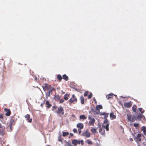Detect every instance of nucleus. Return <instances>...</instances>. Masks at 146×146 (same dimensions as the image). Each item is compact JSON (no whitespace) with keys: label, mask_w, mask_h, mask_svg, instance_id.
Masks as SVG:
<instances>
[{"label":"nucleus","mask_w":146,"mask_h":146,"mask_svg":"<svg viewBox=\"0 0 146 146\" xmlns=\"http://www.w3.org/2000/svg\"><path fill=\"white\" fill-rule=\"evenodd\" d=\"M73 131L74 133H76L77 132V129L75 128L74 129Z\"/></svg>","instance_id":"obj_42"},{"label":"nucleus","mask_w":146,"mask_h":146,"mask_svg":"<svg viewBox=\"0 0 146 146\" xmlns=\"http://www.w3.org/2000/svg\"><path fill=\"white\" fill-rule=\"evenodd\" d=\"M100 128L99 130V131L100 133L102 135H104L105 134V130L104 129L103 130L102 128L101 127V126H100Z\"/></svg>","instance_id":"obj_16"},{"label":"nucleus","mask_w":146,"mask_h":146,"mask_svg":"<svg viewBox=\"0 0 146 146\" xmlns=\"http://www.w3.org/2000/svg\"><path fill=\"white\" fill-rule=\"evenodd\" d=\"M69 134V133L68 132H64L63 133L62 135L64 137H65L66 136L68 135Z\"/></svg>","instance_id":"obj_31"},{"label":"nucleus","mask_w":146,"mask_h":146,"mask_svg":"<svg viewBox=\"0 0 146 146\" xmlns=\"http://www.w3.org/2000/svg\"><path fill=\"white\" fill-rule=\"evenodd\" d=\"M56 113L58 114L61 113L62 115L64 114V110L62 106H60L58 108V110L56 111Z\"/></svg>","instance_id":"obj_3"},{"label":"nucleus","mask_w":146,"mask_h":146,"mask_svg":"<svg viewBox=\"0 0 146 146\" xmlns=\"http://www.w3.org/2000/svg\"><path fill=\"white\" fill-rule=\"evenodd\" d=\"M72 117H75V115L74 114H72Z\"/></svg>","instance_id":"obj_48"},{"label":"nucleus","mask_w":146,"mask_h":146,"mask_svg":"<svg viewBox=\"0 0 146 146\" xmlns=\"http://www.w3.org/2000/svg\"><path fill=\"white\" fill-rule=\"evenodd\" d=\"M95 121V120L94 118H90L89 121V125H94Z\"/></svg>","instance_id":"obj_11"},{"label":"nucleus","mask_w":146,"mask_h":146,"mask_svg":"<svg viewBox=\"0 0 146 146\" xmlns=\"http://www.w3.org/2000/svg\"><path fill=\"white\" fill-rule=\"evenodd\" d=\"M60 98V97L58 96H56L54 97V99L55 100H58Z\"/></svg>","instance_id":"obj_34"},{"label":"nucleus","mask_w":146,"mask_h":146,"mask_svg":"<svg viewBox=\"0 0 146 146\" xmlns=\"http://www.w3.org/2000/svg\"><path fill=\"white\" fill-rule=\"evenodd\" d=\"M92 93H91L89 94V95L88 96V99H90V98H91L92 97Z\"/></svg>","instance_id":"obj_37"},{"label":"nucleus","mask_w":146,"mask_h":146,"mask_svg":"<svg viewBox=\"0 0 146 146\" xmlns=\"http://www.w3.org/2000/svg\"><path fill=\"white\" fill-rule=\"evenodd\" d=\"M109 124L108 123H107L106 126H104V125H103V126L104 128H105L106 130L107 131H108L109 130Z\"/></svg>","instance_id":"obj_27"},{"label":"nucleus","mask_w":146,"mask_h":146,"mask_svg":"<svg viewBox=\"0 0 146 146\" xmlns=\"http://www.w3.org/2000/svg\"><path fill=\"white\" fill-rule=\"evenodd\" d=\"M83 135L84 136L87 137H89L90 136V133L88 130H86V131L83 133Z\"/></svg>","instance_id":"obj_9"},{"label":"nucleus","mask_w":146,"mask_h":146,"mask_svg":"<svg viewBox=\"0 0 146 146\" xmlns=\"http://www.w3.org/2000/svg\"><path fill=\"white\" fill-rule=\"evenodd\" d=\"M47 146H50V145H47Z\"/></svg>","instance_id":"obj_51"},{"label":"nucleus","mask_w":146,"mask_h":146,"mask_svg":"<svg viewBox=\"0 0 146 146\" xmlns=\"http://www.w3.org/2000/svg\"><path fill=\"white\" fill-rule=\"evenodd\" d=\"M129 140L131 141H133V139L132 138H130Z\"/></svg>","instance_id":"obj_46"},{"label":"nucleus","mask_w":146,"mask_h":146,"mask_svg":"<svg viewBox=\"0 0 146 146\" xmlns=\"http://www.w3.org/2000/svg\"><path fill=\"white\" fill-rule=\"evenodd\" d=\"M50 92H48V93L46 94V96L47 97L49 96L50 95Z\"/></svg>","instance_id":"obj_43"},{"label":"nucleus","mask_w":146,"mask_h":146,"mask_svg":"<svg viewBox=\"0 0 146 146\" xmlns=\"http://www.w3.org/2000/svg\"><path fill=\"white\" fill-rule=\"evenodd\" d=\"M113 94H109L106 96V98L108 99L109 100L112 98L113 97Z\"/></svg>","instance_id":"obj_15"},{"label":"nucleus","mask_w":146,"mask_h":146,"mask_svg":"<svg viewBox=\"0 0 146 146\" xmlns=\"http://www.w3.org/2000/svg\"><path fill=\"white\" fill-rule=\"evenodd\" d=\"M58 140V141H61V139H59Z\"/></svg>","instance_id":"obj_49"},{"label":"nucleus","mask_w":146,"mask_h":146,"mask_svg":"<svg viewBox=\"0 0 146 146\" xmlns=\"http://www.w3.org/2000/svg\"><path fill=\"white\" fill-rule=\"evenodd\" d=\"M72 143L74 146H76L78 144H81L82 145L84 144V141L83 140H79L76 139H73L72 141Z\"/></svg>","instance_id":"obj_2"},{"label":"nucleus","mask_w":146,"mask_h":146,"mask_svg":"<svg viewBox=\"0 0 146 146\" xmlns=\"http://www.w3.org/2000/svg\"><path fill=\"white\" fill-rule=\"evenodd\" d=\"M108 121L107 119H105V121H104V123H107L108 122Z\"/></svg>","instance_id":"obj_44"},{"label":"nucleus","mask_w":146,"mask_h":146,"mask_svg":"<svg viewBox=\"0 0 146 146\" xmlns=\"http://www.w3.org/2000/svg\"><path fill=\"white\" fill-rule=\"evenodd\" d=\"M5 129V128L0 123V135H3L4 134V131Z\"/></svg>","instance_id":"obj_5"},{"label":"nucleus","mask_w":146,"mask_h":146,"mask_svg":"<svg viewBox=\"0 0 146 146\" xmlns=\"http://www.w3.org/2000/svg\"><path fill=\"white\" fill-rule=\"evenodd\" d=\"M3 116L2 115H0V118L3 119Z\"/></svg>","instance_id":"obj_45"},{"label":"nucleus","mask_w":146,"mask_h":146,"mask_svg":"<svg viewBox=\"0 0 146 146\" xmlns=\"http://www.w3.org/2000/svg\"><path fill=\"white\" fill-rule=\"evenodd\" d=\"M94 100L96 102V99H95V98H94Z\"/></svg>","instance_id":"obj_50"},{"label":"nucleus","mask_w":146,"mask_h":146,"mask_svg":"<svg viewBox=\"0 0 146 146\" xmlns=\"http://www.w3.org/2000/svg\"><path fill=\"white\" fill-rule=\"evenodd\" d=\"M46 104L47 105L46 107L48 108H50L52 106L51 104H50L48 100L46 102Z\"/></svg>","instance_id":"obj_22"},{"label":"nucleus","mask_w":146,"mask_h":146,"mask_svg":"<svg viewBox=\"0 0 146 146\" xmlns=\"http://www.w3.org/2000/svg\"><path fill=\"white\" fill-rule=\"evenodd\" d=\"M16 121L13 119V117H12L10 121V124L9 126L11 128L12 125H14Z\"/></svg>","instance_id":"obj_6"},{"label":"nucleus","mask_w":146,"mask_h":146,"mask_svg":"<svg viewBox=\"0 0 146 146\" xmlns=\"http://www.w3.org/2000/svg\"><path fill=\"white\" fill-rule=\"evenodd\" d=\"M143 116H144L141 114H139L137 116L136 118L138 120H141V119Z\"/></svg>","instance_id":"obj_20"},{"label":"nucleus","mask_w":146,"mask_h":146,"mask_svg":"<svg viewBox=\"0 0 146 146\" xmlns=\"http://www.w3.org/2000/svg\"><path fill=\"white\" fill-rule=\"evenodd\" d=\"M57 108V106H53L52 107V110H54V109H56Z\"/></svg>","instance_id":"obj_39"},{"label":"nucleus","mask_w":146,"mask_h":146,"mask_svg":"<svg viewBox=\"0 0 146 146\" xmlns=\"http://www.w3.org/2000/svg\"><path fill=\"white\" fill-rule=\"evenodd\" d=\"M47 89L49 90V92L50 93L51 92L55 90V89L54 88H52L50 85H49Z\"/></svg>","instance_id":"obj_14"},{"label":"nucleus","mask_w":146,"mask_h":146,"mask_svg":"<svg viewBox=\"0 0 146 146\" xmlns=\"http://www.w3.org/2000/svg\"><path fill=\"white\" fill-rule=\"evenodd\" d=\"M5 111L6 112L5 115L7 116H9L11 114V111L9 109L5 108L4 109Z\"/></svg>","instance_id":"obj_12"},{"label":"nucleus","mask_w":146,"mask_h":146,"mask_svg":"<svg viewBox=\"0 0 146 146\" xmlns=\"http://www.w3.org/2000/svg\"><path fill=\"white\" fill-rule=\"evenodd\" d=\"M70 135L72 137L73 136V134L72 133H70Z\"/></svg>","instance_id":"obj_47"},{"label":"nucleus","mask_w":146,"mask_h":146,"mask_svg":"<svg viewBox=\"0 0 146 146\" xmlns=\"http://www.w3.org/2000/svg\"><path fill=\"white\" fill-rule=\"evenodd\" d=\"M77 98L74 94L72 95V97L69 100V102L70 104H76L77 102Z\"/></svg>","instance_id":"obj_1"},{"label":"nucleus","mask_w":146,"mask_h":146,"mask_svg":"<svg viewBox=\"0 0 146 146\" xmlns=\"http://www.w3.org/2000/svg\"><path fill=\"white\" fill-rule=\"evenodd\" d=\"M86 142L88 144H92V142L90 140H87L86 141Z\"/></svg>","instance_id":"obj_33"},{"label":"nucleus","mask_w":146,"mask_h":146,"mask_svg":"<svg viewBox=\"0 0 146 146\" xmlns=\"http://www.w3.org/2000/svg\"><path fill=\"white\" fill-rule=\"evenodd\" d=\"M133 125L135 127H137L139 126V124L138 123H135Z\"/></svg>","instance_id":"obj_38"},{"label":"nucleus","mask_w":146,"mask_h":146,"mask_svg":"<svg viewBox=\"0 0 146 146\" xmlns=\"http://www.w3.org/2000/svg\"><path fill=\"white\" fill-rule=\"evenodd\" d=\"M80 119L85 120L87 119V117L84 115H80Z\"/></svg>","instance_id":"obj_23"},{"label":"nucleus","mask_w":146,"mask_h":146,"mask_svg":"<svg viewBox=\"0 0 146 146\" xmlns=\"http://www.w3.org/2000/svg\"><path fill=\"white\" fill-rule=\"evenodd\" d=\"M82 129H78V131L79 134H80L81 133L82 131L81 130Z\"/></svg>","instance_id":"obj_41"},{"label":"nucleus","mask_w":146,"mask_h":146,"mask_svg":"<svg viewBox=\"0 0 146 146\" xmlns=\"http://www.w3.org/2000/svg\"><path fill=\"white\" fill-rule=\"evenodd\" d=\"M132 104L131 101H129L128 102L125 103L124 105L125 107L127 108H130L132 106Z\"/></svg>","instance_id":"obj_7"},{"label":"nucleus","mask_w":146,"mask_h":146,"mask_svg":"<svg viewBox=\"0 0 146 146\" xmlns=\"http://www.w3.org/2000/svg\"><path fill=\"white\" fill-rule=\"evenodd\" d=\"M91 131L93 133H96V129L94 128H92L91 130Z\"/></svg>","instance_id":"obj_30"},{"label":"nucleus","mask_w":146,"mask_h":146,"mask_svg":"<svg viewBox=\"0 0 146 146\" xmlns=\"http://www.w3.org/2000/svg\"><path fill=\"white\" fill-rule=\"evenodd\" d=\"M60 103H62L64 102V100L62 99H60Z\"/></svg>","instance_id":"obj_40"},{"label":"nucleus","mask_w":146,"mask_h":146,"mask_svg":"<svg viewBox=\"0 0 146 146\" xmlns=\"http://www.w3.org/2000/svg\"><path fill=\"white\" fill-rule=\"evenodd\" d=\"M44 86V87L46 89H47L49 86V85H48L47 84H45Z\"/></svg>","instance_id":"obj_36"},{"label":"nucleus","mask_w":146,"mask_h":146,"mask_svg":"<svg viewBox=\"0 0 146 146\" xmlns=\"http://www.w3.org/2000/svg\"><path fill=\"white\" fill-rule=\"evenodd\" d=\"M109 113H106L104 112L102 113V115H104L105 118H106L107 117H108V115H109Z\"/></svg>","instance_id":"obj_29"},{"label":"nucleus","mask_w":146,"mask_h":146,"mask_svg":"<svg viewBox=\"0 0 146 146\" xmlns=\"http://www.w3.org/2000/svg\"><path fill=\"white\" fill-rule=\"evenodd\" d=\"M127 119L129 121H134V118L132 117V115L130 114H128L127 115Z\"/></svg>","instance_id":"obj_8"},{"label":"nucleus","mask_w":146,"mask_h":146,"mask_svg":"<svg viewBox=\"0 0 146 146\" xmlns=\"http://www.w3.org/2000/svg\"><path fill=\"white\" fill-rule=\"evenodd\" d=\"M77 127L78 129H82L84 127V125L82 123H79L77 124Z\"/></svg>","instance_id":"obj_13"},{"label":"nucleus","mask_w":146,"mask_h":146,"mask_svg":"<svg viewBox=\"0 0 146 146\" xmlns=\"http://www.w3.org/2000/svg\"><path fill=\"white\" fill-rule=\"evenodd\" d=\"M139 111H140V112H141V113L143 114L144 111H145L144 110H143V109L142 108H139Z\"/></svg>","instance_id":"obj_32"},{"label":"nucleus","mask_w":146,"mask_h":146,"mask_svg":"<svg viewBox=\"0 0 146 146\" xmlns=\"http://www.w3.org/2000/svg\"><path fill=\"white\" fill-rule=\"evenodd\" d=\"M69 95L68 94H65L64 96V99L66 100H67L68 99V97H69Z\"/></svg>","instance_id":"obj_26"},{"label":"nucleus","mask_w":146,"mask_h":146,"mask_svg":"<svg viewBox=\"0 0 146 146\" xmlns=\"http://www.w3.org/2000/svg\"><path fill=\"white\" fill-rule=\"evenodd\" d=\"M84 98L82 96H81L80 97V100H81V103L82 104H84Z\"/></svg>","instance_id":"obj_25"},{"label":"nucleus","mask_w":146,"mask_h":146,"mask_svg":"<svg viewBox=\"0 0 146 146\" xmlns=\"http://www.w3.org/2000/svg\"><path fill=\"white\" fill-rule=\"evenodd\" d=\"M62 78L66 81H67L68 80V77L66 75L64 74L63 75Z\"/></svg>","instance_id":"obj_21"},{"label":"nucleus","mask_w":146,"mask_h":146,"mask_svg":"<svg viewBox=\"0 0 146 146\" xmlns=\"http://www.w3.org/2000/svg\"><path fill=\"white\" fill-rule=\"evenodd\" d=\"M25 117L26 118V119L27 121L29 123H31L32 121V119H30V115L29 114L26 115Z\"/></svg>","instance_id":"obj_10"},{"label":"nucleus","mask_w":146,"mask_h":146,"mask_svg":"<svg viewBox=\"0 0 146 146\" xmlns=\"http://www.w3.org/2000/svg\"><path fill=\"white\" fill-rule=\"evenodd\" d=\"M88 91H86L85 92L84 94V96H87L88 95Z\"/></svg>","instance_id":"obj_35"},{"label":"nucleus","mask_w":146,"mask_h":146,"mask_svg":"<svg viewBox=\"0 0 146 146\" xmlns=\"http://www.w3.org/2000/svg\"><path fill=\"white\" fill-rule=\"evenodd\" d=\"M57 78L59 82H60L62 79V77L60 74H58L57 75Z\"/></svg>","instance_id":"obj_19"},{"label":"nucleus","mask_w":146,"mask_h":146,"mask_svg":"<svg viewBox=\"0 0 146 146\" xmlns=\"http://www.w3.org/2000/svg\"><path fill=\"white\" fill-rule=\"evenodd\" d=\"M137 106L136 105H134L132 107V110L133 111L136 112Z\"/></svg>","instance_id":"obj_24"},{"label":"nucleus","mask_w":146,"mask_h":146,"mask_svg":"<svg viewBox=\"0 0 146 146\" xmlns=\"http://www.w3.org/2000/svg\"><path fill=\"white\" fill-rule=\"evenodd\" d=\"M141 130L143 131V133L145 135H146V127L145 126H143L141 129Z\"/></svg>","instance_id":"obj_17"},{"label":"nucleus","mask_w":146,"mask_h":146,"mask_svg":"<svg viewBox=\"0 0 146 146\" xmlns=\"http://www.w3.org/2000/svg\"><path fill=\"white\" fill-rule=\"evenodd\" d=\"M110 116L111 118H112V119H115L116 118V116L114 115L113 112H111L110 113Z\"/></svg>","instance_id":"obj_18"},{"label":"nucleus","mask_w":146,"mask_h":146,"mask_svg":"<svg viewBox=\"0 0 146 146\" xmlns=\"http://www.w3.org/2000/svg\"><path fill=\"white\" fill-rule=\"evenodd\" d=\"M102 108V106L101 105H98L96 106V110H99L100 109H101Z\"/></svg>","instance_id":"obj_28"},{"label":"nucleus","mask_w":146,"mask_h":146,"mask_svg":"<svg viewBox=\"0 0 146 146\" xmlns=\"http://www.w3.org/2000/svg\"><path fill=\"white\" fill-rule=\"evenodd\" d=\"M133 135L135 140L137 141L138 139L139 141H141V137L142 135L141 134H137V137H135V135L133 134Z\"/></svg>","instance_id":"obj_4"}]
</instances>
